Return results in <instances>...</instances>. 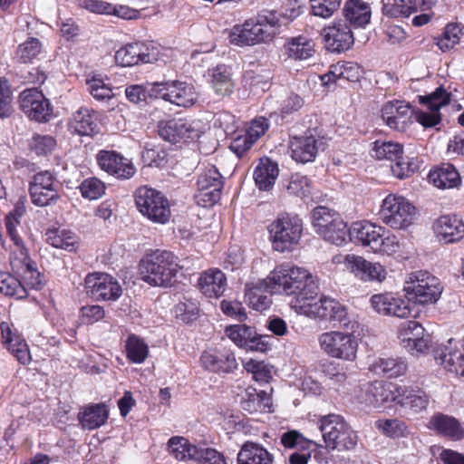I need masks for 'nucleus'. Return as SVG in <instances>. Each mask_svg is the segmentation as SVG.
<instances>
[{
	"mask_svg": "<svg viewBox=\"0 0 464 464\" xmlns=\"http://www.w3.org/2000/svg\"><path fill=\"white\" fill-rule=\"evenodd\" d=\"M273 283L272 292L285 293L295 295L291 301V307L297 313L298 305L307 301H313L318 294V285L307 270L282 265L276 267L268 276Z\"/></svg>",
	"mask_w": 464,
	"mask_h": 464,
	"instance_id": "f257e3e1",
	"label": "nucleus"
},
{
	"mask_svg": "<svg viewBox=\"0 0 464 464\" xmlns=\"http://www.w3.org/2000/svg\"><path fill=\"white\" fill-rule=\"evenodd\" d=\"M141 279L152 286H169L179 269L183 266L178 257L169 251L157 250L146 256L140 262Z\"/></svg>",
	"mask_w": 464,
	"mask_h": 464,
	"instance_id": "f03ea898",
	"label": "nucleus"
},
{
	"mask_svg": "<svg viewBox=\"0 0 464 464\" xmlns=\"http://www.w3.org/2000/svg\"><path fill=\"white\" fill-rule=\"evenodd\" d=\"M319 430L330 450H348L357 444V435L339 415L329 414L319 421Z\"/></svg>",
	"mask_w": 464,
	"mask_h": 464,
	"instance_id": "7ed1b4c3",
	"label": "nucleus"
},
{
	"mask_svg": "<svg viewBox=\"0 0 464 464\" xmlns=\"http://www.w3.org/2000/svg\"><path fill=\"white\" fill-rule=\"evenodd\" d=\"M273 248L278 252L291 250L296 246L303 232V221L296 215L280 214L268 226Z\"/></svg>",
	"mask_w": 464,
	"mask_h": 464,
	"instance_id": "20e7f679",
	"label": "nucleus"
},
{
	"mask_svg": "<svg viewBox=\"0 0 464 464\" xmlns=\"http://www.w3.org/2000/svg\"><path fill=\"white\" fill-rule=\"evenodd\" d=\"M404 291L408 303L434 304L442 293V286L438 277L428 271H416L409 275L405 282Z\"/></svg>",
	"mask_w": 464,
	"mask_h": 464,
	"instance_id": "39448f33",
	"label": "nucleus"
},
{
	"mask_svg": "<svg viewBox=\"0 0 464 464\" xmlns=\"http://www.w3.org/2000/svg\"><path fill=\"white\" fill-rule=\"evenodd\" d=\"M313 226L315 232L325 241L336 246L348 242L347 224L340 215L326 207H317L313 210Z\"/></svg>",
	"mask_w": 464,
	"mask_h": 464,
	"instance_id": "423d86ee",
	"label": "nucleus"
},
{
	"mask_svg": "<svg viewBox=\"0 0 464 464\" xmlns=\"http://www.w3.org/2000/svg\"><path fill=\"white\" fill-rule=\"evenodd\" d=\"M313 226L315 232L325 241L336 246L348 242L347 224L340 215L326 207H317L313 210Z\"/></svg>",
	"mask_w": 464,
	"mask_h": 464,
	"instance_id": "0eeeda50",
	"label": "nucleus"
},
{
	"mask_svg": "<svg viewBox=\"0 0 464 464\" xmlns=\"http://www.w3.org/2000/svg\"><path fill=\"white\" fill-rule=\"evenodd\" d=\"M379 215L390 227L404 229L414 222L417 209L404 197L390 194L382 200Z\"/></svg>",
	"mask_w": 464,
	"mask_h": 464,
	"instance_id": "6e6552de",
	"label": "nucleus"
},
{
	"mask_svg": "<svg viewBox=\"0 0 464 464\" xmlns=\"http://www.w3.org/2000/svg\"><path fill=\"white\" fill-rule=\"evenodd\" d=\"M307 301L298 305L297 314H304L310 318H318L326 321H336L345 328L354 330L356 323L347 320V310L344 305L334 298L326 296L321 297L318 301Z\"/></svg>",
	"mask_w": 464,
	"mask_h": 464,
	"instance_id": "1a4fd4ad",
	"label": "nucleus"
},
{
	"mask_svg": "<svg viewBox=\"0 0 464 464\" xmlns=\"http://www.w3.org/2000/svg\"><path fill=\"white\" fill-rule=\"evenodd\" d=\"M398 386L382 381L366 382L360 387L356 398L365 408L384 411L395 405Z\"/></svg>",
	"mask_w": 464,
	"mask_h": 464,
	"instance_id": "9d476101",
	"label": "nucleus"
},
{
	"mask_svg": "<svg viewBox=\"0 0 464 464\" xmlns=\"http://www.w3.org/2000/svg\"><path fill=\"white\" fill-rule=\"evenodd\" d=\"M135 202L139 211L154 223L166 224L170 218L168 198L154 188H139L135 192Z\"/></svg>",
	"mask_w": 464,
	"mask_h": 464,
	"instance_id": "9b49d317",
	"label": "nucleus"
},
{
	"mask_svg": "<svg viewBox=\"0 0 464 464\" xmlns=\"http://www.w3.org/2000/svg\"><path fill=\"white\" fill-rule=\"evenodd\" d=\"M148 87L150 96L163 99L178 106L190 107L198 100V93L195 88L185 82H155L149 83Z\"/></svg>",
	"mask_w": 464,
	"mask_h": 464,
	"instance_id": "f8f14e48",
	"label": "nucleus"
},
{
	"mask_svg": "<svg viewBox=\"0 0 464 464\" xmlns=\"http://www.w3.org/2000/svg\"><path fill=\"white\" fill-rule=\"evenodd\" d=\"M318 342L321 349L332 358L353 361L356 357L358 343L353 334L325 332L319 335Z\"/></svg>",
	"mask_w": 464,
	"mask_h": 464,
	"instance_id": "ddd939ff",
	"label": "nucleus"
},
{
	"mask_svg": "<svg viewBox=\"0 0 464 464\" xmlns=\"http://www.w3.org/2000/svg\"><path fill=\"white\" fill-rule=\"evenodd\" d=\"M398 338L402 347L414 356L427 354L434 347L430 335L416 321H408L401 324Z\"/></svg>",
	"mask_w": 464,
	"mask_h": 464,
	"instance_id": "4468645a",
	"label": "nucleus"
},
{
	"mask_svg": "<svg viewBox=\"0 0 464 464\" xmlns=\"http://www.w3.org/2000/svg\"><path fill=\"white\" fill-rule=\"evenodd\" d=\"M223 185V177L218 169L215 166L207 167L197 180L195 198L198 204L204 208L213 206L220 199Z\"/></svg>",
	"mask_w": 464,
	"mask_h": 464,
	"instance_id": "2eb2a0df",
	"label": "nucleus"
},
{
	"mask_svg": "<svg viewBox=\"0 0 464 464\" xmlns=\"http://www.w3.org/2000/svg\"><path fill=\"white\" fill-rule=\"evenodd\" d=\"M86 294L92 299L100 301H115L122 293L116 279L106 273H92L84 279Z\"/></svg>",
	"mask_w": 464,
	"mask_h": 464,
	"instance_id": "dca6fc26",
	"label": "nucleus"
},
{
	"mask_svg": "<svg viewBox=\"0 0 464 464\" xmlns=\"http://www.w3.org/2000/svg\"><path fill=\"white\" fill-rule=\"evenodd\" d=\"M58 187L51 172L45 170L36 173L29 187L32 202L39 207L55 203L59 198Z\"/></svg>",
	"mask_w": 464,
	"mask_h": 464,
	"instance_id": "f3484780",
	"label": "nucleus"
},
{
	"mask_svg": "<svg viewBox=\"0 0 464 464\" xmlns=\"http://www.w3.org/2000/svg\"><path fill=\"white\" fill-rule=\"evenodd\" d=\"M21 110L31 119L38 122L48 121L53 114L52 106L36 88L26 89L19 95Z\"/></svg>",
	"mask_w": 464,
	"mask_h": 464,
	"instance_id": "a211bd4d",
	"label": "nucleus"
},
{
	"mask_svg": "<svg viewBox=\"0 0 464 464\" xmlns=\"http://www.w3.org/2000/svg\"><path fill=\"white\" fill-rule=\"evenodd\" d=\"M343 262L346 268L362 282L382 283L387 277L385 266L379 262L368 261L353 255H346Z\"/></svg>",
	"mask_w": 464,
	"mask_h": 464,
	"instance_id": "6ab92c4d",
	"label": "nucleus"
},
{
	"mask_svg": "<svg viewBox=\"0 0 464 464\" xmlns=\"http://www.w3.org/2000/svg\"><path fill=\"white\" fill-rule=\"evenodd\" d=\"M159 50L152 44L146 43H132L119 49L115 53V61L121 66H133L150 63L158 60Z\"/></svg>",
	"mask_w": 464,
	"mask_h": 464,
	"instance_id": "aec40b11",
	"label": "nucleus"
},
{
	"mask_svg": "<svg viewBox=\"0 0 464 464\" xmlns=\"http://www.w3.org/2000/svg\"><path fill=\"white\" fill-rule=\"evenodd\" d=\"M328 51L341 53L350 49L354 43L353 34L349 25L342 21L324 27L321 33Z\"/></svg>",
	"mask_w": 464,
	"mask_h": 464,
	"instance_id": "412c9836",
	"label": "nucleus"
},
{
	"mask_svg": "<svg viewBox=\"0 0 464 464\" xmlns=\"http://www.w3.org/2000/svg\"><path fill=\"white\" fill-rule=\"evenodd\" d=\"M97 162L102 170L118 179H130L136 172L132 162L115 151L101 150L97 154Z\"/></svg>",
	"mask_w": 464,
	"mask_h": 464,
	"instance_id": "4be33fe9",
	"label": "nucleus"
},
{
	"mask_svg": "<svg viewBox=\"0 0 464 464\" xmlns=\"http://www.w3.org/2000/svg\"><path fill=\"white\" fill-rule=\"evenodd\" d=\"M200 362L204 368L214 372H231L237 367L234 353L227 347L205 351Z\"/></svg>",
	"mask_w": 464,
	"mask_h": 464,
	"instance_id": "5701e85b",
	"label": "nucleus"
},
{
	"mask_svg": "<svg viewBox=\"0 0 464 464\" xmlns=\"http://www.w3.org/2000/svg\"><path fill=\"white\" fill-rule=\"evenodd\" d=\"M395 404L407 410L411 414H421L427 411L430 396L421 389L399 385Z\"/></svg>",
	"mask_w": 464,
	"mask_h": 464,
	"instance_id": "b1692460",
	"label": "nucleus"
},
{
	"mask_svg": "<svg viewBox=\"0 0 464 464\" xmlns=\"http://www.w3.org/2000/svg\"><path fill=\"white\" fill-rule=\"evenodd\" d=\"M413 111L409 103L392 101L385 103L382 109V118L392 129L404 131L411 122Z\"/></svg>",
	"mask_w": 464,
	"mask_h": 464,
	"instance_id": "393cba45",
	"label": "nucleus"
},
{
	"mask_svg": "<svg viewBox=\"0 0 464 464\" xmlns=\"http://www.w3.org/2000/svg\"><path fill=\"white\" fill-rule=\"evenodd\" d=\"M348 231V241L369 247L373 252L379 246L380 235L385 232V229L371 222L359 221L353 223Z\"/></svg>",
	"mask_w": 464,
	"mask_h": 464,
	"instance_id": "a878e982",
	"label": "nucleus"
},
{
	"mask_svg": "<svg viewBox=\"0 0 464 464\" xmlns=\"http://www.w3.org/2000/svg\"><path fill=\"white\" fill-rule=\"evenodd\" d=\"M372 307L381 314L406 318L411 314L407 301L394 297L392 294H376L371 297Z\"/></svg>",
	"mask_w": 464,
	"mask_h": 464,
	"instance_id": "bb28decb",
	"label": "nucleus"
},
{
	"mask_svg": "<svg viewBox=\"0 0 464 464\" xmlns=\"http://www.w3.org/2000/svg\"><path fill=\"white\" fill-rule=\"evenodd\" d=\"M322 142L314 136H295L290 139L289 150L294 160L308 163L314 160Z\"/></svg>",
	"mask_w": 464,
	"mask_h": 464,
	"instance_id": "cd10ccee",
	"label": "nucleus"
},
{
	"mask_svg": "<svg viewBox=\"0 0 464 464\" xmlns=\"http://www.w3.org/2000/svg\"><path fill=\"white\" fill-rule=\"evenodd\" d=\"M449 345L433 347L434 359L447 371L464 376V353L461 349L452 346L453 340H449Z\"/></svg>",
	"mask_w": 464,
	"mask_h": 464,
	"instance_id": "c85d7f7f",
	"label": "nucleus"
},
{
	"mask_svg": "<svg viewBox=\"0 0 464 464\" xmlns=\"http://www.w3.org/2000/svg\"><path fill=\"white\" fill-rule=\"evenodd\" d=\"M2 338L4 344L6 345L8 351L24 365L28 364L32 358L26 342L11 328L6 322L0 324Z\"/></svg>",
	"mask_w": 464,
	"mask_h": 464,
	"instance_id": "c756f323",
	"label": "nucleus"
},
{
	"mask_svg": "<svg viewBox=\"0 0 464 464\" xmlns=\"http://www.w3.org/2000/svg\"><path fill=\"white\" fill-rule=\"evenodd\" d=\"M437 237L446 244L460 240L464 237V224L456 216L445 215L433 226Z\"/></svg>",
	"mask_w": 464,
	"mask_h": 464,
	"instance_id": "7c9ffc66",
	"label": "nucleus"
},
{
	"mask_svg": "<svg viewBox=\"0 0 464 464\" xmlns=\"http://www.w3.org/2000/svg\"><path fill=\"white\" fill-rule=\"evenodd\" d=\"M433 0H382V13L393 18L408 17L418 8L429 9Z\"/></svg>",
	"mask_w": 464,
	"mask_h": 464,
	"instance_id": "2f4dec72",
	"label": "nucleus"
},
{
	"mask_svg": "<svg viewBox=\"0 0 464 464\" xmlns=\"http://www.w3.org/2000/svg\"><path fill=\"white\" fill-rule=\"evenodd\" d=\"M198 285L205 296L218 298L226 291L227 282L225 274L221 270L210 268L200 275Z\"/></svg>",
	"mask_w": 464,
	"mask_h": 464,
	"instance_id": "473e14b6",
	"label": "nucleus"
},
{
	"mask_svg": "<svg viewBox=\"0 0 464 464\" xmlns=\"http://www.w3.org/2000/svg\"><path fill=\"white\" fill-rule=\"evenodd\" d=\"M158 128L159 135L170 143L186 141L192 139L196 132L188 122L181 119L160 121Z\"/></svg>",
	"mask_w": 464,
	"mask_h": 464,
	"instance_id": "72a5a7b5",
	"label": "nucleus"
},
{
	"mask_svg": "<svg viewBox=\"0 0 464 464\" xmlns=\"http://www.w3.org/2000/svg\"><path fill=\"white\" fill-rule=\"evenodd\" d=\"M271 286H273V283L268 278L256 284L246 285L245 296L253 309L262 312L270 307L271 295L275 293L271 291Z\"/></svg>",
	"mask_w": 464,
	"mask_h": 464,
	"instance_id": "f704fd0d",
	"label": "nucleus"
},
{
	"mask_svg": "<svg viewBox=\"0 0 464 464\" xmlns=\"http://www.w3.org/2000/svg\"><path fill=\"white\" fill-rule=\"evenodd\" d=\"M342 13L345 21L355 28L365 27L371 21V7L362 0H347Z\"/></svg>",
	"mask_w": 464,
	"mask_h": 464,
	"instance_id": "c9c22d12",
	"label": "nucleus"
},
{
	"mask_svg": "<svg viewBox=\"0 0 464 464\" xmlns=\"http://www.w3.org/2000/svg\"><path fill=\"white\" fill-rule=\"evenodd\" d=\"M428 427L453 440H460L464 438V428L452 416L437 413L430 419Z\"/></svg>",
	"mask_w": 464,
	"mask_h": 464,
	"instance_id": "e433bc0d",
	"label": "nucleus"
},
{
	"mask_svg": "<svg viewBox=\"0 0 464 464\" xmlns=\"http://www.w3.org/2000/svg\"><path fill=\"white\" fill-rule=\"evenodd\" d=\"M279 169L276 162L268 158L260 159L254 170V179L260 190H269L276 183Z\"/></svg>",
	"mask_w": 464,
	"mask_h": 464,
	"instance_id": "4c0bfd02",
	"label": "nucleus"
},
{
	"mask_svg": "<svg viewBox=\"0 0 464 464\" xmlns=\"http://www.w3.org/2000/svg\"><path fill=\"white\" fill-rule=\"evenodd\" d=\"M238 464H273V456L260 444L246 441L237 454Z\"/></svg>",
	"mask_w": 464,
	"mask_h": 464,
	"instance_id": "58836bf2",
	"label": "nucleus"
},
{
	"mask_svg": "<svg viewBox=\"0 0 464 464\" xmlns=\"http://www.w3.org/2000/svg\"><path fill=\"white\" fill-rule=\"evenodd\" d=\"M70 127L81 136H90L99 131L97 116L88 108H81L73 113Z\"/></svg>",
	"mask_w": 464,
	"mask_h": 464,
	"instance_id": "ea45409f",
	"label": "nucleus"
},
{
	"mask_svg": "<svg viewBox=\"0 0 464 464\" xmlns=\"http://www.w3.org/2000/svg\"><path fill=\"white\" fill-rule=\"evenodd\" d=\"M208 75L211 87L217 95L226 97L233 93L235 83L232 80L231 72L226 65L219 64L215 68L209 69Z\"/></svg>",
	"mask_w": 464,
	"mask_h": 464,
	"instance_id": "a19ab883",
	"label": "nucleus"
},
{
	"mask_svg": "<svg viewBox=\"0 0 464 464\" xmlns=\"http://www.w3.org/2000/svg\"><path fill=\"white\" fill-rule=\"evenodd\" d=\"M429 181L439 188H452L460 184V177L451 164H442L441 167L431 170L428 176Z\"/></svg>",
	"mask_w": 464,
	"mask_h": 464,
	"instance_id": "79ce46f5",
	"label": "nucleus"
},
{
	"mask_svg": "<svg viewBox=\"0 0 464 464\" xmlns=\"http://www.w3.org/2000/svg\"><path fill=\"white\" fill-rule=\"evenodd\" d=\"M109 417V410L103 403L92 404L85 407L79 413V420L82 428L94 430L102 426Z\"/></svg>",
	"mask_w": 464,
	"mask_h": 464,
	"instance_id": "37998d69",
	"label": "nucleus"
},
{
	"mask_svg": "<svg viewBox=\"0 0 464 464\" xmlns=\"http://www.w3.org/2000/svg\"><path fill=\"white\" fill-rule=\"evenodd\" d=\"M200 448L191 444L186 438L174 436L168 441L167 450L177 460H196Z\"/></svg>",
	"mask_w": 464,
	"mask_h": 464,
	"instance_id": "c03bdc74",
	"label": "nucleus"
},
{
	"mask_svg": "<svg viewBox=\"0 0 464 464\" xmlns=\"http://www.w3.org/2000/svg\"><path fill=\"white\" fill-rule=\"evenodd\" d=\"M11 265L13 270L23 277L27 285L34 289H41L44 286L43 276L25 255L23 260H12Z\"/></svg>",
	"mask_w": 464,
	"mask_h": 464,
	"instance_id": "a18cd8bd",
	"label": "nucleus"
},
{
	"mask_svg": "<svg viewBox=\"0 0 464 464\" xmlns=\"http://www.w3.org/2000/svg\"><path fill=\"white\" fill-rule=\"evenodd\" d=\"M286 54L294 60H306L313 56L314 53V44L312 40L298 36L289 40L285 44Z\"/></svg>",
	"mask_w": 464,
	"mask_h": 464,
	"instance_id": "49530a36",
	"label": "nucleus"
},
{
	"mask_svg": "<svg viewBox=\"0 0 464 464\" xmlns=\"http://www.w3.org/2000/svg\"><path fill=\"white\" fill-rule=\"evenodd\" d=\"M229 42L237 46H250L259 44L252 20H246L241 25H235L229 34Z\"/></svg>",
	"mask_w": 464,
	"mask_h": 464,
	"instance_id": "de8ad7c7",
	"label": "nucleus"
},
{
	"mask_svg": "<svg viewBox=\"0 0 464 464\" xmlns=\"http://www.w3.org/2000/svg\"><path fill=\"white\" fill-rule=\"evenodd\" d=\"M46 241L53 247L72 251L78 242V237L72 231L54 228L46 232Z\"/></svg>",
	"mask_w": 464,
	"mask_h": 464,
	"instance_id": "09e8293b",
	"label": "nucleus"
},
{
	"mask_svg": "<svg viewBox=\"0 0 464 464\" xmlns=\"http://www.w3.org/2000/svg\"><path fill=\"white\" fill-rule=\"evenodd\" d=\"M0 293L16 299L26 297V288L22 283L9 273H0Z\"/></svg>",
	"mask_w": 464,
	"mask_h": 464,
	"instance_id": "8fccbe9b",
	"label": "nucleus"
},
{
	"mask_svg": "<svg viewBox=\"0 0 464 464\" xmlns=\"http://www.w3.org/2000/svg\"><path fill=\"white\" fill-rule=\"evenodd\" d=\"M372 152V157H375L377 160L395 161L403 153V148L398 142L376 140Z\"/></svg>",
	"mask_w": 464,
	"mask_h": 464,
	"instance_id": "3c124183",
	"label": "nucleus"
},
{
	"mask_svg": "<svg viewBox=\"0 0 464 464\" xmlns=\"http://www.w3.org/2000/svg\"><path fill=\"white\" fill-rule=\"evenodd\" d=\"M127 358L134 363L143 362L149 354L145 342L136 335H130L126 341Z\"/></svg>",
	"mask_w": 464,
	"mask_h": 464,
	"instance_id": "603ef678",
	"label": "nucleus"
},
{
	"mask_svg": "<svg viewBox=\"0 0 464 464\" xmlns=\"http://www.w3.org/2000/svg\"><path fill=\"white\" fill-rule=\"evenodd\" d=\"M450 97L451 93L447 92L442 86H440L428 95L419 96V101L430 111L439 112L440 108L449 104Z\"/></svg>",
	"mask_w": 464,
	"mask_h": 464,
	"instance_id": "864d4df0",
	"label": "nucleus"
},
{
	"mask_svg": "<svg viewBox=\"0 0 464 464\" xmlns=\"http://www.w3.org/2000/svg\"><path fill=\"white\" fill-rule=\"evenodd\" d=\"M42 43L39 39L32 37L21 44L16 51L17 58L21 63H32L42 52Z\"/></svg>",
	"mask_w": 464,
	"mask_h": 464,
	"instance_id": "5fc2aeb1",
	"label": "nucleus"
},
{
	"mask_svg": "<svg viewBox=\"0 0 464 464\" xmlns=\"http://www.w3.org/2000/svg\"><path fill=\"white\" fill-rule=\"evenodd\" d=\"M375 426L392 438L404 437L409 433L406 423L398 419L379 420L375 422Z\"/></svg>",
	"mask_w": 464,
	"mask_h": 464,
	"instance_id": "6e6d98bb",
	"label": "nucleus"
},
{
	"mask_svg": "<svg viewBox=\"0 0 464 464\" xmlns=\"http://www.w3.org/2000/svg\"><path fill=\"white\" fill-rule=\"evenodd\" d=\"M419 168L415 158L403 157L402 154L391 165L392 174L398 179H405L411 176Z\"/></svg>",
	"mask_w": 464,
	"mask_h": 464,
	"instance_id": "4d7b16f0",
	"label": "nucleus"
},
{
	"mask_svg": "<svg viewBox=\"0 0 464 464\" xmlns=\"http://www.w3.org/2000/svg\"><path fill=\"white\" fill-rule=\"evenodd\" d=\"M225 332L234 343L245 348L249 342L251 334H255V330L246 324L229 325L226 327Z\"/></svg>",
	"mask_w": 464,
	"mask_h": 464,
	"instance_id": "13d9d810",
	"label": "nucleus"
},
{
	"mask_svg": "<svg viewBox=\"0 0 464 464\" xmlns=\"http://www.w3.org/2000/svg\"><path fill=\"white\" fill-rule=\"evenodd\" d=\"M381 372L389 378H396L407 371V363L401 358L382 359L379 363Z\"/></svg>",
	"mask_w": 464,
	"mask_h": 464,
	"instance_id": "bf43d9fd",
	"label": "nucleus"
},
{
	"mask_svg": "<svg viewBox=\"0 0 464 464\" xmlns=\"http://www.w3.org/2000/svg\"><path fill=\"white\" fill-rule=\"evenodd\" d=\"M461 34V28L458 24H450L446 26L442 37L438 40L437 45L442 52L450 50L459 44Z\"/></svg>",
	"mask_w": 464,
	"mask_h": 464,
	"instance_id": "052dcab7",
	"label": "nucleus"
},
{
	"mask_svg": "<svg viewBox=\"0 0 464 464\" xmlns=\"http://www.w3.org/2000/svg\"><path fill=\"white\" fill-rule=\"evenodd\" d=\"M342 0H310L312 14L328 18L340 7Z\"/></svg>",
	"mask_w": 464,
	"mask_h": 464,
	"instance_id": "680f3d73",
	"label": "nucleus"
},
{
	"mask_svg": "<svg viewBox=\"0 0 464 464\" xmlns=\"http://www.w3.org/2000/svg\"><path fill=\"white\" fill-rule=\"evenodd\" d=\"M80 190L83 198L88 199H97L105 192V185L96 178L85 179L80 186Z\"/></svg>",
	"mask_w": 464,
	"mask_h": 464,
	"instance_id": "e2e57ef3",
	"label": "nucleus"
},
{
	"mask_svg": "<svg viewBox=\"0 0 464 464\" xmlns=\"http://www.w3.org/2000/svg\"><path fill=\"white\" fill-rule=\"evenodd\" d=\"M246 398L244 399L243 409L249 411H256L265 407V400H268L267 393L264 391L256 392V389L249 388L246 391Z\"/></svg>",
	"mask_w": 464,
	"mask_h": 464,
	"instance_id": "0e129e2a",
	"label": "nucleus"
},
{
	"mask_svg": "<svg viewBox=\"0 0 464 464\" xmlns=\"http://www.w3.org/2000/svg\"><path fill=\"white\" fill-rule=\"evenodd\" d=\"M12 91L7 80L0 78V118H8L14 111Z\"/></svg>",
	"mask_w": 464,
	"mask_h": 464,
	"instance_id": "69168bd1",
	"label": "nucleus"
},
{
	"mask_svg": "<svg viewBox=\"0 0 464 464\" xmlns=\"http://www.w3.org/2000/svg\"><path fill=\"white\" fill-rule=\"evenodd\" d=\"M289 193L300 198H305L311 193V182L306 176L295 174L287 186Z\"/></svg>",
	"mask_w": 464,
	"mask_h": 464,
	"instance_id": "338daca9",
	"label": "nucleus"
},
{
	"mask_svg": "<svg viewBox=\"0 0 464 464\" xmlns=\"http://www.w3.org/2000/svg\"><path fill=\"white\" fill-rule=\"evenodd\" d=\"M88 90L92 97L98 101H105L112 98L111 88L104 83L102 79L92 78L86 82Z\"/></svg>",
	"mask_w": 464,
	"mask_h": 464,
	"instance_id": "774afa93",
	"label": "nucleus"
}]
</instances>
